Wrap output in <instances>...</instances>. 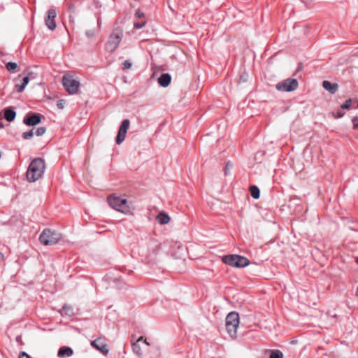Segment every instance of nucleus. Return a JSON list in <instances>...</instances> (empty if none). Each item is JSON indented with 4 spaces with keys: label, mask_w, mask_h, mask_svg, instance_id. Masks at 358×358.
Listing matches in <instances>:
<instances>
[{
    "label": "nucleus",
    "mask_w": 358,
    "mask_h": 358,
    "mask_svg": "<svg viewBox=\"0 0 358 358\" xmlns=\"http://www.w3.org/2000/svg\"><path fill=\"white\" fill-rule=\"evenodd\" d=\"M108 203L111 208L125 215H132L135 210V206L131 201L117 194L110 195Z\"/></svg>",
    "instance_id": "f257e3e1"
},
{
    "label": "nucleus",
    "mask_w": 358,
    "mask_h": 358,
    "mask_svg": "<svg viewBox=\"0 0 358 358\" xmlns=\"http://www.w3.org/2000/svg\"><path fill=\"white\" fill-rule=\"evenodd\" d=\"M45 169L43 159L36 158L30 163L27 171V178L29 182H34L40 179Z\"/></svg>",
    "instance_id": "f03ea898"
},
{
    "label": "nucleus",
    "mask_w": 358,
    "mask_h": 358,
    "mask_svg": "<svg viewBox=\"0 0 358 358\" xmlns=\"http://www.w3.org/2000/svg\"><path fill=\"white\" fill-rule=\"evenodd\" d=\"M239 325V315L236 312L229 313L226 317V329L230 337H236L237 329Z\"/></svg>",
    "instance_id": "7ed1b4c3"
},
{
    "label": "nucleus",
    "mask_w": 358,
    "mask_h": 358,
    "mask_svg": "<svg viewBox=\"0 0 358 358\" xmlns=\"http://www.w3.org/2000/svg\"><path fill=\"white\" fill-rule=\"evenodd\" d=\"M159 250V244L155 241H150L139 248V255L149 259L157 255Z\"/></svg>",
    "instance_id": "20e7f679"
},
{
    "label": "nucleus",
    "mask_w": 358,
    "mask_h": 358,
    "mask_svg": "<svg viewBox=\"0 0 358 358\" xmlns=\"http://www.w3.org/2000/svg\"><path fill=\"white\" fill-rule=\"evenodd\" d=\"M62 236L59 233L50 229H45L41 234L39 240L45 245H55L59 242Z\"/></svg>",
    "instance_id": "39448f33"
},
{
    "label": "nucleus",
    "mask_w": 358,
    "mask_h": 358,
    "mask_svg": "<svg viewBox=\"0 0 358 358\" xmlns=\"http://www.w3.org/2000/svg\"><path fill=\"white\" fill-rule=\"evenodd\" d=\"M222 261L231 266L238 268L245 267L250 263V261L247 258L237 255H229L224 256Z\"/></svg>",
    "instance_id": "423d86ee"
},
{
    "label": "nucleus",
    "mask_w": 358,
    "mask_h": 358,
    "mask_svg": "<svg viewBox=\"0 0 358 358\" xmlns=\"http://www.w3.org/2000/svg\"><path fill=\"white\" fill-rule=\"evenodd\" d=\"M62 84L65 90L70 94H75L78 92L80 83L73 78L72 76L65 75L62 78Z\"/></svg>",
    "instance_id": "0eeeda50"
},
{
    "label": "nucleus",
    "mask_w": 358,
    "mask_h": 358,
    "mask_svg": "<svg viewBox=\"0 0 358 358\" xmlns=\"http://www.w3.org/2000/svg\"><path fill=\"white\" fill-rule=\"evenodd\" d=\"M122 37L123 32L121 30H114L108 38L106 50L109 52L115 51L122 41Z\"/></svg>",
    "instance_id": "6e6552de"
},
{
    "label": "nucleus",
    "mask_w": 358,
    "mask_h": 358,
    "mask_svg": "<svg viewBox=\"0 0 358 358\" xmlns=\"http://www.w3.org/2000/svg\"><path fill=\"white\" fill-rule=\"evenodd\" d=\"M299 83L295 78H288L278 83L275 87L280 92H292L297 89Z\"/></svg>",
    "instance_id": "1a4fd4ad"
},
{
    "label": "nucleus",
    "mask_w": 358,
    "mask_h": 358,
    "mask_svg": "<svg viewBox=\"0 0 358 358\" xmlns=\"http://www.w3.org/2000/svg\"><path fill=\"white\" fill-rule=\"evenodd\" d=\"M129 125L130 122L128 119H125L122 122L116 137V143L117 145L121 144L124 141Z\"/></svg>",
    "instance_id": "9d476101"
},
{
    "label": "nucleus",
    "mask_w": 358,
    "mask_h": 358,
    "mask_svg": "<svg viewBox=\"0 0 358 358\" xmlns=\"http://www.w3.org/2000/svg\"><path fill=\"white\" fill-rule=\"evenodd\" d=\"M91 345L105 355H106L108 353V346L105 342V341L101 338H99L92 341Z\"/></svg>",
    "instance_id": "9b49d317"
},
{
    "label": "nucleus",
    "mask_w": 358,
    "mask_h": 358,
    "mask_svg": "<svg viewBox=\"0 0 358 358\" xmlns=\"http://www.w3.org/2000/svg\"><path fill=\"white\" fill-rule=\"evenodd\" d=\"M57 16V12L54 9H50L48 11L47 17L45 20L46 26L50 29L54 30L56 28L55 19Z\"/></svg>",
    "instance_id": "f8f14e48"
},
{
    "label": "nucleus",
    "mask_w": 358,
    "mask_h": 358,
    "mask_svg": "<svg viewBox=\"0 0 358 358\" xmlns=\"http://www.w3.org/2000/svg\"><path fill=\"white\" fill-rule=\"evenodd\" d=\"M41 116L39 114H34L30 117L23 120V122L28 126H34L41 122Z\"/></svg>",
    "instance_id": "ddd939ff"
},
{
    "label": "nucleus",
    "mask_w": 358,
    "mask_h": 358,
    "mask_svg": "<svg viewBox=\"0 0 358 358\" xmlns=\"http://www.w3.org/2000/svg\"><path fill=\"white\" fill-rule=\"evenodd\" d=\"M73 355V350L69 347H62L59 349L57 356L60 358L69 357Z\"/></svg>",
    "instance_id": "4468645a"
},
{
    "label": "nucleus",
    "mask_w": 358,
    "mask_h": 358,
    "mask_svg": "<svg viewBox=\"0 0 358 358\" xmlns=\"http://www.w3.org/2000/svg\"><path fill=\"white\" fill-rule=\"evenodd\" d=\"M34 78H35V76H34V73H29L28 76H26V77H24L23 78V82H22V84L21 85H15L17 91L18 92H23V90H24V88L26 87L27 84L29 83V80L30 79H33Z\"/></svg>",
    "instance_id": "2eb2a0df"
},
{
    "label": "nucleus",
    "mask_w": 358,
    "mask_h": 358,
    "mask_svg": "<svg viewBox=\"0 0 358 358\" xmlns=\"http://www.w3.org/2000/svg\"><path fill=\"white\" fill-rule=\"evenodd\" d=\"M322 87L331 94H334L337 91L338 86L336 83H331L329 81L324 80L322 83Z\"/></svg>",
    "instance_id": "dca6fc26"
},
{
    "label": "nucleus",
    "mask_w": 358,
    "mask_h": 358,
    "mask_svg": "<svg viewBox=\"0 0 358 358\" xmlns=\"http://www.w3.org/2000/svg\"><path fill=\"white\" fill-rule=\"evenodd\" d=\"M171 80V78L169 73H164L159 78L158 83L161 86L166 87L170 84Z\"/></svg>",
    "instance_id": "f3484780"
},
{
    "label": "nucleus",
    "mask_w": 358,
    "mask_h": 358,
    "mask_svg": "<svg viewBox=\"0 0 358 358\" xmlns=\"http://www.w3.org/2000/svg\"><path fill=\"white\" fill-rule=\"evenodd\" d=\"M156 220L160 224H166L169 222L170 217L165 213H160L157 215Z\"/></svg>",
    "instance_id": "a211bd4d"
},
{
    "label": "nucleus",
    "mask_w": 358,
    "mask_h": 358,
    "mask_svg": "<svg viewBox=\"0 0 358 358\" xmlns=\"http://www.w3.org/2000/svg\"><path fill=\"white\" fill-rule=\"evenodd\" d=\"M16 116V113L10 108H6L4 109V118L8 122H12L14 120Z\"/></svg>",
    "instance_id": "6ab92c4d"
},
{
    "label": "nucleus",
    "mask_w": 358,
    "mask_h": 358,
    "mask_svg": "<svg viewBox=\"0 0 358 358\" xmlns=\"http://www.w3.org/2000/svg\"><path fill=\"white\" fill-rule=\"evenodd\" d=\"M61 314L71 316L73 315V309L71 306L65 305L61 310Z\"/></svg>",
    "instance_id": "aec40b11"
},
{
    "label": "nucleus",
    "mask_w": 358,
    "mask_h": 358,
    "mask_svg": "<svg viewBox=\"0 0 358 358\" xmlns=\"http://www.w3.org/2000/svg\"><path fill=\"white\" fill-rule=\"evenodd\" d=\"M131 347L133 352L136 355H138V357H141L142 355V350L138 342L132 343Z\"/></svg>",
    "instance_id": "412c9836"
},
{
    "label": "nucleus",
    "mask_w": 358,
    "mask_h": 358,
    "mask_svg": "<svg viewBox=\"0 0 358 358\" xmlns=\"http://www.w3.org/2000/svg\"><path fill=\"white\" fill-rule=\"evenodd\" d=\"M250 190L251 196L254 199H257L259 198L260 192H259V188L257 186L250 187Z\"/></svg>",
    "instance_id": "4be33fe9"
},
{
    "label": "nucleus",
    "mask_w": 358,
    "mask_h": 358,
    "mask_svg": "<svg viewBox=\"0 0 358 358\" xmlns=\"http://www.w3.org/2000/svg\"><path fill=\"white\" fill-rule=\"evenodd\" d=\"M6 69L8 71H13L17 67V64L15 62H9L6 64Z\"/></svg>",
    "instance_id": "5701e85b"
},
{
    "label": "nucleus",
    "mask_w": 358,
    "mask_h": 358,
    "mask_svg": "<svg viewBox=\"0 0 358 358\" xmlns=\"http://www.w3.org/2000/svg\"><path fill=\"white\" fill-rule=\"evenodd\" d=\"M283 354L279 350H273L270 355V358H282Z\"/></svg>",
    "instance_id": "b1692460"
},
{
    "label": "nucleus",
    "mask_w": 358,
    "mask_h": 358,
    "mask_svg": "<svg viewBox=\"0 0 358 358\" xmlns=\"http://www.w3.org/2000/svg\"><path fill=\"white\" fill-rule=\"evenodd\" d=\"M34 134V129H31L29 131H26V132H24L23 134H22V136H23V138L24 139H29L31 138Z\"/></svg>",
    "instance_id": "393cba45"
},
{
    "label": "nucleus",
    "mask_w": 358,
    "mask_h": 358,
    "mask_svg": "<svg viewBox=\"0 0 358 358\" xmlns=\"http://www.w3.org/2000/svg\"><path fill=\"white\" fill-rule=\"evenodd\" d=\"M351 103H352L351 99L346 100V101L343 104L341 105V108H343V109L350 108V107L351 106Z\"/></svg>",
    "instance_id": "a878e982"
},
{
    "label": "nucleus",
    "mask_w": 358,
    "mask_h": 358,
    "mask_svg": "<svg viewBox=\"0 0 358 358\" xmlns=\"http://www.w3.org/2000/svg\"><path fill=\"white\" fill-rule=\"evenodd\" d=\"M45 127H39L36 130V132L34 133L36 136H40L45 134Z\"/></svg>",
    "instance_id": "bb28decb"
},
{
    "label": "nucleus",
    "mask_w": 358,
    "mask_h": 358,
    "mask_svg": "<svg viewBox=\"0 0 358 358\" xmlns=\"http://www.w3.org/2000/svg\"><path fill=\"white\" fill-rule=\"evenodd\" d=\"M131 67V63L129 61L126 60V61H124V62H123V64H122V69H123L124 70H125V69H130Z\"/></svg>",
    "instance_id": "cd10ccee"
},
{
    "label": "nucleus",
    "mask_w": 358,
    "mask_h": 358,
    "mask_svg": "<svg viewBox=\"0 0 358 358\" xmlns=\"http://www.w3.org/2000/svg\"><path fill=\"white\" fill-rule=\"evenodd\" d=\"M352 121L353 123V129H358V117H353Z\"/></svg>",
    "instance_id": "c85d7f7f"
},
{
    "label": "nucleus",
    "mask_w": 358,
    "mask_h": 358,
    "mask_svg": "<svg viewBox=\"0 0 358 358\" xmlns=\"http://www.w3.org/2000/svg\"><path fill=\"white\" fill-rule=\"evenodd\" d=\"M145 22H135L134 23V27H136V29H141L143 27H144Z\"/></svg>",
    "instance_id": "c756f323"
},
{
    "label": "nucleus",
    "mask_w": 358,
    "mask_h": 358,
    "mask_svg": "<svg viewBox=\"0 0 358 358\" xmlns=\"http://www.w3.org/2000/svg\"><path fill=\"white\" fill-rule=\"evenodd\" d=\"M57 106L59 108L62 109L64 108V101L63 100H59L57 103Z\"/></svg>",
    "instance_id": "7c9ffc66"
},
{
    "label": "nucleus",
    "mask_w": 358,
    "mask_h": 358,
    "mask_svg": "<svg viewBox=\"0 0 358 358\" xmlns=\"http://www.w3.org/2000/svg\"><path fill=\"white\" fill-rule=\"evenodd\" d=\"M344 115V113L342 111H338L336 115H334V117L336 118H340L342 117Z\"/></svg>",
    "instance_id": "2f4dec72"
},
{
    "label": "nucleus",
    "mask_w": 358,
    "mask_h": 358,
    "mask_svg": "<svg viewBox=\"0 0 358 358\" xmlns=\"http://www.w3.org/2000/svg\"><path fill=\"white\" fill-rule=\"evenodd\" d=\"M136 15L138 17H139V18H140V17H144V13H142V12H141L140 10H137V11L136 12Z\"/></svg>",
    "instance_id": "473e14b6"
},
{
    "label": "nucleus",
    "mask_w": 358,
    "mask_h": 358,
    "mask_svg": "<svg viewBox=\"0 0 358 358\" xmlns=\"http://www.w3.org/2000/svg\"><path fill=\"white\" fill-rule=\"evenodd\" d=\"M144 340H145V339H144V338H143V336H141V337H139V338H138V340L136 341V342H138V343H139L141 341L143 342V341H144Z\"/></svg>",
    "instance_id": "72a5a7b5"
},
{
    "label": "nucleus",
    "mask_w": 358,
    "mask_h": 358,
    "mask_svg": "<svg viewBox=\"0 0 358 358\" xmlns=\"http://www.w3.org/2000/svg\"><path fill=\"white\" fill-rule=\"evenodd\" d=\"M87 36L90 37V36H92L93 35V33H92V32H90V31H88V32L87 33Z\"/></svg>",
    "instance_id": "f704fd0d"
},
{
    "label": "nucleus",
    "mask_w": 358,
    "mask_h": 358,
    "mask_svg": "<svg viewBox=\"0 0 358 358\" xmlns=\"http://www.w3.org/2000/svg\"><path fill=\"white\" fill-rule=\"evenodd\" d=\"M3 254L0 252V261L3 260Z\"/></svg>",
    "instance_id": "c9c22d12"
},
{
    "label": "nucleus",
    "mask_w": 358,
    "mask_h": 358,
    "mask_svg": "<svg viewBox=\"0 0 358 358\" xmlns=\"http://www.w3.org/2000/svg\"><path fill=\"white\" fill-rule=\"evenodd\" d=\"M143 343L147 345H150V343H148L146 339L143 341Z\"/></svg>",
    "instance_id": "e433bc0d"
},
{
    "label": "nucleus",
    "mask_w": 358,
    "mask_h": 358,
    "mask_svg": "<svg viewBox=\"0 0 358 358\" xmlns=\"http://www.w3.org/2000/svg\"><path fill=\"white\" fill-rule=\"evenodd\" d=\"M357 296H358V287H357Z\"/></svg>",
    "instance_id": "4c0bfd02"
},
{
    "label": "nucleus",
    "mask_w": 358,
    "mask_h": 358,
    "mask_svg": "<svg viewBox=\"0 0 358 358\" xmlns=\"http://www.w3.org/2000/svg\"><path fill=\"white\" fill-rule=\"evenodd\" d=\"M357 108H358V105H357Z\"/></svg>",
    "instance_id": "58836bf2"
}]
</instances>
